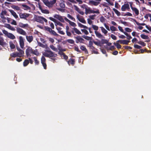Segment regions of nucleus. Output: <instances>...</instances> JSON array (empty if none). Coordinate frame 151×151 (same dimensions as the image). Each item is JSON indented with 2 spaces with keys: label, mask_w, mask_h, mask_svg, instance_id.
Wrapping results in <instances>:
<instances>
[{
  "label": "nucleus",
  "mask_w": 151,
  "mask_h": 151,
  "mask_svg": "<svg viewBox=\"0 0 151 151\" xmlns=\"http://www.w3.org/2000/svg\"><path fill=\"white\" fill-rule=\"evenodd\" d=\"M43 55L44 56L50 58L56 57L57 56V54L51 51L49 48L46 50L45 52L43 53Z\"/></svg>",
  "instance_id": "1"
},
{
  "label": "nucleus",
  "mask_w": 151,
  "mask_h": 151,
  "mask_svg": "<svg viewBox=\"0 0 151 151\" xmlns=\"http://www.w3.org/2000/svg\"><path fill=\"white\" fill-rule=\"evenodd\" d=\"M57 0H53L49 1L48 0H43L44 4L49 8L52 7L53 5L56 2Z\"/></svg>",
  "instance_id": "2"
},
{
  "label": "nucleus",
  "mask_w": 151,
  "mask_h": 151,
  "mask_svg": "<svg viewBox=\"0 0 151 151\" xmlns=\"http://www.w3.org/2000/svg\"><path fill=\"white\" fill-rule=\"evenodd\" d=\"M85 13L87 14H88L90 13H96L99 14L100 13L98 9H97L96 11L92 10L91 9L90 7L88 8H85Z\"/></svg>",
  "instance_id": "3"
},
{
  "label": "nucleus",
  "mask_w": 151,
  "mask_h": 151,
  "mask_svg": "<svg viewBox=\"0 0 151 151\" xmlns=\"http://www.w3.org/2000/svg\"><path fill=\"white\" fill-rule=\"evenodd\" d=\"M35 21L38 22L41 24H43L44 21L46 23H47V20L44 17L41 16H38L35 18Z\"/></svg>",
  "instance_id": "4"
},
{
  "label": "nucleus",
  "mask_w": 151,
  "mask_h": 151,
  "mask_svg": "<svg viewBox=\"0 0 151 151\" xmlns=\"http://www.w3.org/2000/svg\"><path fill=\"white\" fill-rule=\"evenodd\" d=\"M88 4L90 5L97 6L100 3L101 0H88Z\"/></svg>",
  "instance_id": "5"
},
{
  "label": "nucleus",
  "mask_w": 151,
  "mask_h": 151,
  "mask_svg": "<svg viewBox=\"0 0 151 151\" xmlns=\"http://www.w3.org/2000/svg\"><path fill=\"white\" fill-rule=\"evenodd\" d=\"M30 15L29 14L24 13H21L19 14V17L21 19L27 20V18Z\"/></svg>",
  "instance_id": "6"
},
{
  "label": "nucleus",
  "mask_w": 151,
  "mask_h": 151,
  "mask_svg": "<svg viewBox=\"0 0 151 151\" xmlns=\"http://www.w3.org/2000/svg\"><path fill=\"white\" fill-rule=\"evenodd\" d=\"M24 55L20 53L17 52H15L10 54V56L12 57L15 58L16 57H23Z\"/></svg>",
  "instance_id": "7"
},
{
  "label": "nucleus",
  "mask_w": 151,
  "mask_h": 151,
  "mask_svg": "<svg viewBox=\"0 0 151 151\" xmlns=\"http://www.w3.org/2000/svg\"><path fill=\"white\" fill-rule=\"evenodd\" d=\"M16 31L17 33L21 35H27V33L25 31L19 27H16Z\"/></svg>",
  "instance_id": "8"
},
{
  "label": "nucleus",
  "mask_w": 151,
  "mask_h": 151,
  "mask_svg": "<svg viewBox=\"0 0 151 151\" xmlns=\"http://www.w3.org/2000/svg\"><path fill=\"white\" fill-rule=\"evenodd\" d=\"M32 48L29 47L26 50V54L27 57H30L31 56V54L32 53Z\"/></svg>",
  "instance_id": "9"
},
{
  "label": "nucleus",
  "mask_w": 151,
  "mask_h": 151,
  "mask_svg": "<svg viewBox=\"0 0 151 151\" xmlns=\"http://www.w3.org/2000/svg\"><path fill=\"white\" fill-rule=\"evenodd\" d=\"M76 39V43H78L79 42L81 43H84V40L80 36H78L76 37H74Z\"/></svg>",
  "instance_id": "10"
},
{
  "label": "nucleus",
  "mask_w": 151,
  "mask_h": 151,
  "mask_svg": "<svg viewBox=\"0 0 151 151\" xmlns=\"http://www.w3.org/2000/svg\"><path fill=\"white\" fill-rule=\"evenodd\" d=\"M121 9L122 11H125L126 10H129L130 9L129 4L128 3L124 4L122 6Z\"/></svg>",
  "instance_id": "11"
},
{
  "label": "nucleus",
  "mask_w": 151,
  "mask_h": 151,
  "mask_svg": "<svg viewBox=\"0 0 151 151\" xmlns=\"http://www.w3.org/2000/svg\"><path fill=\"white\" fill-rule=\"evenodd\" d=\"M71 32L73 35H75L74 34L75 33L78 35L81 34V32L77 28L75 27H74L72 28V30H71Z\"/></svg>",
  "instance_id": "12"
},
{
  "label": "nucleus",
  "mask_w": 151,
  "mask_h": 151,
  "mask_svg": "<svg viewBox=\"0 0 151 151\" xmlns=\"http://www.w3.org/2000/svg\"><path fill=\"white\" fill-rule=\"evenodd\" d=\"M54 17L58 19L59 20L62 22H64V20L63 17L58 14H55L53 16Z\"/></svg>",
  "instance_id": "13"
},
{
  "label": "nucleus",
  "mask_w": 151,
  "mask_h": 151,
  "mask_svg": "<svg viewBox=\"0 0 151 151\" xmlns=\"http://www.w3.org/2000/svg\"><path fill=\"white\" fill-rule=\"evenodd\" d=\"M19 42L21 47L23 48L24 46V42L23 37L21 36L19 37Z\"/></svg>",
  "instance_id": "14"
},
{
  "label": "nucleus",
  "mask_w": 151,
  "mask_h": 151,
  "mask_svg": "<svg viewBox=\"0 0 151 151\" xmlns=\"http://www.w3.org/2000/svg\"><path fill=\"white\" fill-rule=\"evenodd\" d=\"M69 65H70L73 66L75 64V60L74 59L70 58L67 61Z\"/></svg>",
  "instance_id": "15"
},
{
  "label": "nucleus",
  "mask_w": 151,
  "mask_h": 151,
  "mask_svg": "<svg viewBox=\"0 0 151 151\" xmlns=\"http://www.w3.org/2000/svg\"><path fill=\"white\" fill-rule=\"evenodd\" d=\"M90 50L92 52V53H94L95 54H98L99 52L97 51V49L95 48L94 46H92L89 47Z\"/></svg>",
  "instance_id": "16"
},
{
  "label": "nucleus",
  "mask_w": 151,
  "mask_h": 151,
  "mask_svg": "<svg viewBox=\"0 0 151 151\" xmlns=\"http://www.w3.org/2000/svg\"><path fill=\"white\" fill-rule=\"evenodd\" d=\"M0 45L3 47L6 46L7 44L4 42L3 38L2 37H0Z\"/></svg>",
  "instance_id": "17"
},
{
  "label": "nucleus",
  "mask_w": 151,
  "mask_h": 151,
  "mask_svg": "<svg viewBox=\"0 0 151 151\" xmlns=\"http://www.w3.org/2000/svg\"><path fill=\"white\" fill-rule=\"evenodd\" d=\"M77 18L80 22L84 24L86 23V22L84 18L83 17L81 18L80 17V15L79 14L77 15Z\"/></svg>",
  "instance_id": "18"
},
{
  "label": "nucleus",
  "mask_w": 151,
  "mask_h": 151,
  "mask_svg": "<svg viewBox=\"0 0 151 151\" xmlns=\"http://www.w3.org/2000/svg\"><path fill=\"white\" fill-rule=\"evenodd\" d=\"M131 8L132 10L134 12L136 15H138L139 14V11L135 7H133L132 5H130Z\"/></svg>",
  "instance_id": "19"
},
{
  "label": "nucleus",
  "mask_w": 151,
  "mask_h": 151,
  "mask_svg": "<svg viewBox=\"0 0 151 151\" xmlns=\"http://www.w3.org/2000/svg\"><path fill=\"white\" fill-rule=\"evenodd\" d=\"M18 26L21 28H25L28 27L29 25L28 24H24L22 22H19L18 23Z\"/></svg>",
  "instance_id": "20"
},
{
  "label": "nucleus",
  "mask_w": 151,
  "mask_h": 151,
  "mask_svg": "<svg viewBox=\"0 0 151 151\" xmlns=\"http://www.w3.org/2000/svg\"><path fill=\"white\" fill-rule=\"evenodd\" d=\"M9 11L15 18L17 19L18 18V15L14 11L11 9L9 10Z\"/></svg>",
  "instance_id": "21"
},
{
  "label": "nucleus",
  "mask_w": 151,
  "mask_h": 151,
  "mask_svg": "<svg viewBox=\"0 0 151 151\" xmlns=\"http://www.w3.org/2000/svg\"><path fill=\"white\" fill-rule=\"evenodd\" d=\"M26 38L27 41L29 43L31 42L33 40V37L31 35H26Z\"/></svg>",
  "instance_id": "22"
},
{
  "label": "nucleus",
  "mask_w": 151,
  "mask_h": 151,
  "mask_svg": "<svg viewBox=\"0 0 151 151\" xmlns=\"http://www.w3.org/2000/svg\"><path fill=\"white\" fill-rule=\"evenodd\" d=\"M95 33L97 37L99 38H101L104 37L100 33H99L97 31H95Z\"/></svg>",
  "instance_id": "23"
},
{
  "label": "nucleus",
  "mask_w": 151,
  "mask_h": 151,
  "mask_svg": "<svg viewBox=\"0 0 151 151\" xmlns=\"http://www.w3.org/2000/svg\"><path fill=\"white\" fill-rule=\"evenodd\" d=\"M80 49L84 51L86 54H88V52L84 45H81L80 47Z\"/></svg>",
  "instance_id": "24"
},
{
  "label": "nucleus",
  "mask_w": 151,
  "mask_h": 151,
  "mask_svg": "<svg viewBox=\"0 0 151 151\" xmlns=\"http://www.w3.org/2000/svg\"><path fill=\"white\" fill-rule=\"evenodd\" d=\"M40 9L41 10V12L43 13L46 14H48L49 13V11L47 9H42L41 7H40Z\"/></svg>",
  "instance_id": "25"
},
{
  "label": "nucleus",
  "mask_w": 151,
  "mask_h": 151,
  "mask_svg": "<svg viewBox=\"0 0 151 151\" xmlns=\"http://www.w3.org/2000/svg\"><path fill=\"white\" fill-rule=\"evenodd\" d=\"M7 37L12 39H14L15 38V37L12 34L9 33Z\"/></svg>",
  "instance_id": "26"
},
{
  "label": "nucleus",
  "mask_w": 151,
  "mask_h": 151,
  "mask_svg": "<svg viewBox=\"0 0 151 151\" xmlns=\"http://www.w3.org/2000/svg\"><path fill=\"white\" fill-rule=\"evenodd\" d=\"M122 43L121 44L123 45H128L129 42H130L129 40H122L121 41Z\"/></svg>",
  "instance_id": "27"
},
{
  "label": "nucleus",
  "mask_w": 151,
  "mask_h": 151,
  "mask_svg": "<svg viewBox=\"0 0 151 151\" xmlns=\"http://www.w3.org/2000/svg\"><path fill=\"white\" fill-rule=\"evenodd\" d=\"M22 6L24 8V10H28L31 9V8L30 7L26 4H23L22 5Z\"/></svg>",
  "instance_id": "28"
},
{
  "label": "nucleus",
  "mask_w": 151,
  "mask_h": 151,
  "mask_svg": "<svg viewBox=\"0 0 151 151\" xmlns=\"http://www.w3.org/2000/svg\"><path fill=\"white\" fill-rule=\"evenodd\" d=\"M78 26L81 28H83L86 29H88V27H87L82 24L79 22H78Z\"/></svg>",
  "instance_id": "29"
},
{
  "label": "nucleus",
  "mask_w": 151,
  "mask_h": 151,
  "mask_svg": "<svg viewBox=\"0 0 151 151\" xmlns=\"http://www.w3.org/2000/svg\"><path fill=\"white\" fill-rule=\"evenodd\" d=\"M140 37L142 39H148L149 38L147 35H145L143 34H141Z\"/></svg>",
  "instance_id": "30"
},
{
  "label": "nucleus",
  "mask_w": 151,
  "mask_h": 151,
  "mask_svg": "<svg viewBox=\"0 0 151 151\" xmlns=\"http://www.w3.org/2000/svg\"><path fill=\"white\" fill-rule=\"evenodd\" d=\"M82 37L88 40H92V39L91 37H89L85 35H83L82 36Z\"/></svg>",
  "instance_id": "31"
},
{
  "label": "nucleus",
  "mask_w": 151,
  "mask_h": 151,
  "mask_svg": "<svg viewBox=\"0 0 151 151\" xmlns=\"http://www.w3.org/2000/svg\"><path fill=\"white\" fill-rule=\"evenodd\" d=\"M100 28H101L102 32L104 34L106 35L108 31L104 27H102Z\"/></svg>",
  "instance_id": "32"
},
{
  "label": "nucleus",
  "mask_w": 151,
  "mask_h": 151,
  "mask_svg": "<svg viewBox=\"0 0 151 151\" xmlns=\"http://www.w3.org/2000/svg\"><path fill=\"white\" fill-rule=\"evenodd\" d=\"M10 47L11 49H14L15 48V45L12 42H9Z\"/></svg>",
  "instance_id": "33"
},
{
  "label": "nucleus",
  "mask_w": 151,
  "mask_h": 151,
  "mask_svg": "<svg viewBox=\"0 0 151 151\" xmlns=\"http://www.w3.org/2000/svg\"><path fill=\"white\" fill-rule=\"evenodd\" d=\"M29 62L28 60L25 59L23 62V66L24 67L27 66L29 63Z\"/></svg>",
  "instance_id": "34"
},
{
  "label": "nucleus",
  "mask_w": 151,
  "mask_h": 151,
  "mask_svg": "<svg viewBox=\"0 0 151 151\" xmlns=\"http://www.w3.org/2000/svg\"><path fill=\"white\" fill-rule=\"evenodd\" d=\"M50 48L52 49L53 51L57 52L58 51V49L55 47L53 45H50Z\"/></svg>",
  "instance_id": "35"
},
{
  "label": "nucleus",
  "mask_w": 151,
  "mask_h": 151,
  "mask_svg": "<svg viewBox=\"0 0 151 151\" xmlns=\"http://www.w3.org/2000/svg\"><path fill=\"white\" fill-rule=\"evenodd\" d=\"M58 49L61 52L65 51L66 50L65 49H63L61 47V46L59 45L58 46Z\"/></svg>",
  "instance_id": "36"
},
{
  "label": "nucleus",
  "mask_w": 151,
  "mask_h": 151,
  "mask_svg": "<svg viewBox=\"0 0 151 151\" xmlns=\"http://www.w3.org/2000/svg\"><path fill=\"white\" fill-rule=\"evenodd\" d=\"M12 8L13 9H14L17 11H19V10H20V7L17 6L13 5L12 6Z\"/></svg>",
  "instance_id": "37"
},
{
  "label": "nucleus",
  "mask_w": 151,
  "mask_h": 151,
  "mask_svg": "<svg viewBox=\"0 0 151 151\" xmlns=\"http://www.w3.org/2000/svg\"><path fill=\"white\" fill-rule=\"evenodd\" d=\"M33 59L34 60L35 65H38L39 63V61L37 60L36 57H34L33 58Z\"/></svg>",
  "instance_id": "38"
},
{
  "label": "nucleus",
  "mask_w": 151,
  "mask_h": 151,
  "mask_svg": "<svg viewBox=\"0 0 151 151\" xmlns=\"http://www.w3.org/2000/svg\"><path fill=\"white\" fill-rule=\"evenodd\" d=\"M44 28L45 30L49 32L50 33L51 32L52 30L51 28L47 26L45 27Z\"/></svg>",
  "instance_id": "39"
},
{
  "label": "nucleus",
  "mask_w": 151,
  "mask_h": 151,
  "mask_svg": "<svg viewBox=\"0 0 151 151\" xmlns=\"http://www.w3.org/2000/svg\"><path fill=\"white\" fill-rule=\"evenodd\" d=\"M44 28L45 30L49 32L50 33L51 32L52 30L51 28L47 26L45 27Z\"/></svg>",
  "instance_id": "40"
},
{
  "label": "nucleus",
  "mask_w": 151,
  "mask_h": 151,
  "mask_svg": "<svg viewBox=\"0 0 151 151\" xmlns=\"http://www.w3.org/2000/svg\"><path fill=\"white\" fill-rule=\"evenodd\" d=\"M113 9L118 16H119L120 15V13L117 9H115V8H113Z\"/></svg>",
  "instance_id": "41"
},
{
  "label": "nucleus",
  "mask_w": 151,
  "mask_h": 151,
  "mask_svg": "<svg viewBox=\"0 0 151 151\" xmlns=\"http://www.w3.org/2000/svg\"><path fill=\"white\" fill-rule=\"evenodd\" d=\"M32 54L36 55H39V53L38 52L37 50V49L35 50H33Z\"/></svg>",
  "instance_id": "42"
},
{
  "label": "nucleus",
  "mask_w": 151,
  "mask_h": 151,
  "mask_svg": "<svg viewBox=\"0 0 151 151\" xmlns=\"http://www.w3.org/2000/svg\"><path fill=\"white\" fill-rule=\"evenodd\" d=\"M100 20L101 22L104 23L105 22L106 19L103 16H102L100 17Z\"/></svg>",
  "instance_id": "43"
},
{
  "label": "nucleus",
  "mask_w": 151,
  "mask_h": 151,
  "mask_svg": "<svg viewBox=\"0 0 151 151\" xmlns=\"http://www.w3.org/2000/svg\"><path fill=\"white\" fill-rule=\"evenodd\" d=\"M134 21L137 24V25H141L142 26H144L146 25V24L144 23H140L138 22H137L136 20L134 19Z\"/></svg>",
  "instance_id": "44"
},
{
  "label": "nucleus",
  "mask_w": 151,
  "mask_h": 151,
  "mask_svg": "<svg viewBox=\"0 0 151 151\" xmlns=\"http://www.w3.org/2000/svg\"><path fill=\"white\" fill-rule=\"evenodd\" d=\"M17 50L19 52V53H22V54L24 55V51L20 49L19 47H17Z\"/></svg>",
  "instance_id": "45"
},
{
  "label": "nucleus",
  "mask_w": 151,
  "mask_h": 151,
  "mask_svg": "<svg viewBox=\"0 0 151 151\" xmlns=\"http://www.w3.org/2000/svg\"><path fill=\"white\" fill-rule=\"evenodd\" d=\"M92 27L93 29L95 30V31H97L99 29V27L96 25L92 24Z\"/></svg>",
  "instance_id": "46"
},
{
  "label": "nucleus",
  "mask_w": 151,
  "mask_h": 151,
  "mask_svg": "<svg viewBox=\"0 0 151 151\" xmlns=\"http://www.w3.org/2000/svg\"><path fill=\"white\" fill-rule=\"evenodd\" d=\"M114 44L116 46L118 49H120L121 48V46L118 43L114 42Z\"/></svg>",
  "instance_id": "47"
},
{
  "label": "nucleus",
  "mask_w": 151,
  "mask_h": 151,
  "mask_svg": "<svg viewBox=\"0 0 151 151\" xmlns=\"http://www.w3.org/2000/svg\"><path fill=\"white\" fill-rule=\"evenodd\" d=\"M137 43L139 44H140V45H142L143 46H145L146 45V43H145L143 41H138L137 42Z\"/></svg>",
  "instance_id": "48"
},
{
  "label": "nucleus",
  "mask_w": 151,
  "mask_h": 151,
  "mask_svg": "<svg viewBox=\"0 0 151 151\" xmlns=\"http://www.w3.org/2000/svg\"><path fill=\"white\" fill-rule=\"evenodd\" d=\"M67 17L69 18L70 19L73 20L74 21H75L76 20L73 17H72L71 15H70L69 14H68L67 15Z\"/></svg>",
  "instance_id": "49"
},
{
  "label": "nucleus",
  "mask_w": 151,
  "mask_h": 151,
  "mask_svg": "<svg viewBox=\"0 0 151 151\" xmlns=\"http://www.w3.org/2000/svg\"><path fill=\"white\" fill-rule=\"evenodd\" d=\"M67 42H68V43L71 44H74L75 42L72 39H68L66 41Z\"/></svg>",
  "instance_id": "50"
},
{
  "label": "nucleus",
  "mask_w": 151,
  "mask_h": 151,
  "mask_svg": "<svg viewBox=\"0 0 151 151\" xmlns=\"http://www.w3.org/2000/svg\"><path fill=\"white\" fill-rule=\"evenodd\" d=\"M51 34L54 36H58V35L53 30H52L51 32L50 33Z\"/></svg>",
  "instance_id": "51"
},
{
  "label": "nucleus",
  "mask_w": 151,
  "mask_h": 151,
  "mask_svg": "<svg viewBox=\"0 0 151 151\" xmlns=\"http://www.w3.org/2000/svg\"><path fill=\"white\" fill-rule=\"evenodd\" d=\"M69 23L70 25L74 27L76 26V25L75 23L74 22H72L70 21Z\"/></svg>",
  "instance_id": "52"
},
{
  "label": "nucleus",
  "mask_w": 151,
  "mask_h": 151,
  "mask_svg": "<svg viewBox=\"0 0 151 151\" xmlns=\"http://www.w3.org/2000/svg\"><path fill=\"white\" fill-rule=\"evenodd\" d=\"M46 61V59L44 56H42L41 58V63H45Z\"/></svg>",
  "instance_id": "53"
},
{
  "label": "nucleus",
  "mask_w": 151,
  "mask_h": 151,
  "mask_svg": "<svg viewBox=\"0 0 151 151\" xmlns=\"http://www.w3.org/2000/svg\"><path fill=\"white\" fill-rule=\"evenodd\" d=\"M55 23V25L56 26L57 25H58L60 26H63V24L60 22L56 21V22Z\"/></svg>",
  "instance_id": "54"
},
{
  "label": "nucleus",
  "mask_w": 151,
  "mask_h": 151,
  "mask_svg": "<svg viewBox=\"0 0 151 151\" xmlns=\"http://www.w3.org/2000/svg\"><path fill=\"white\" fill-rule=\"evenodd\" d=\"M110 29L112 31H115L117 30V28L114 26H111L110 27Z\"/></svg>",
  "instance_id": "55"
},
{
  "label": "nucleus",
  "mask_w": 151,
  "mask_h": 151,
  "mask_svg": "<svg viewBox=\"0 0 151 151\" xmlns=\"http://www.w3.org/2000/svg\"><path fill=\"white\" fill-rule=\"evenodd\" d=\"M81 31L86 35H88L89 34L88 32L86 29H81Z\"/></svg>",
  "instance_id": "56"
},
{
  "label": "nucleus",
  "mask_w": 151,
  "mask_h": 151,
  "mask_svg": "<svg viewBox=\"0 0 151 151\" xmlns=\"http://www.w3.org/2000/svg\"><path fill=\"white\" fill-rule=\"evenodd\" d=\"M38 46L42 47L43 48H45V45L42 44L40 42H38Z\"/></svg>",
  "instance_id": "57"
},
{
  "label": "nucleus",
  "mask_w": 151,
  "mask_h": 151,
  "mask_svg": "<svg viewBox=\"0 0 151 151\" xmlns=\"http://www.w3.org/2000/svg\"><path fill=\"white\" fill-rule=\"evenodd\" d=\"M101 42L102 44H106L108 43V40L106 39H102L101 40Z\"/></svg>",
  "instance_id": "58"
},
{
  "label": "nucleus",
  "mask_w": 151,
  "mask_h": 151,
  "mask_svg": "<svg viewBox=\"0 0 151 151\" xmlns=\"http://www.w3.org/2000/svg\"><path fill=\"white\" fill-rule=\"evenodd\" d=\"M4 15H0V17H1V18L3 19H4V20H6V19L8 21H9V18H8V17H7V18H6L5 17H4Z\"/></svg>",
  "instance_id": "59"
},
{
  "label": "nucleus",
  "mask_w": 151,
  "mask_h": 151,
  "mask_svg": "<svg viewBox=\"0 0 151 151\" xmlns=\"http://www.w3.org/2000/svg\"><path fill=\"white\" fill-rule=\"evenodd\" d=\"M74 7H75V9L76 11H77L78 13L81 11V9L78 8L76 6L74 5Z\"/></svg>",
  "instance_id": "60"
},
{
  "label": "nucleus",
  "mask_w": 151,
  "mask_h": 151,
  "mask_svg": "<svg viewBox=\"0 0 151 151\" xmlns=\"http://www.w3.org/2000/svg\"><path fill=\"white\" fill-rule=\"evenodd\" d=\"M96 15L94 14L92 15H90L89 17L90 18V19L92 20H94L95 19V17H96Z\"/></svg>",
  "instance_id": "61"
},
{
  "label": "nucleus",
  "mask_w": 151,
  "mask_h": 151,
  "mask_svg": "<svg viewBox=\"0 0 151 151\" xmlns=\"http://www.w3.org/2000/svg\"><path fill=\"white\" fill-rule=\"evenodd\" d=\"M3 33L5 35H6L7 36H8V35L9 34V33H8V32L5 29H3L2 30Z\"/></svg>",
  "instance_id": "62"
},
{
  "label": "nucleus",
  "mask_w": 151,
  "mask_h": 151,
  "mask_svg": "<svg viewBox=\"0 0 151 151\" xmlns=\"http://www.w3.org/2000/svg\"><path fill=\"white\" fill-rule=\"evenodd\" d=\"M134 47L136 49H140L142 47L137 45L134 44Z\"/></svg>",
  "instance_id": "63"
},
{
  "label": "nucleus",
  "mask_w": 151,
  "mask_h": 151,
  "mask_svg": "<svg viewBox=\"0 0 151 151\" xmlns=\"http://www.w3.org/2000/svg\"><path fill=\"white\" fill-rule=\"evenodd\" d=\"M125 30L126 32H131L132 31V30L131 29L128 27L125 28Z\"/></svg>",
  "instance_id": "64"
}]
</instances>
